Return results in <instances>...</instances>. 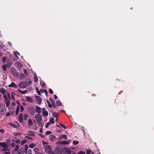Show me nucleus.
<instances>
[{"label": "nucleus", "instance_id": "nucleus-51", "mask_svg": "<svg viewBox=\"0 0 154 154\" xmlns=\"http://www.w3.org/2000/svg\"><path fill=\"white\" fill-rule=\"evenodd\" d=\"M25 138L28 140H32V138L29 137H28L27 136H26L25 137Z\"/></svg>", "mask_w": 154, "mask_h": 154}, {"label": "nucleus", "instance_id": "nucleus-58", "mask_svg": "<svg viewBox=\"0 0 154 154\" xmlns=\"http://www.w3.org/2000/svg\"><path fill=\"white\" fill-rule=\"evenodd\" d=\"M0 112L2 114L4 113V111L2 109V108L0 109Z\"/></svg>", "mask_w": 154, "mask_h": 154}, {"label": "nucleus", "instance_id": "nucleus-21", "mask_svg": "<svg viewBox=\"0 0 154 154\" xmlns=\"http://www.w3.org/2000/svg\"><path fill=\"white\" fill-rule=\"evenodd\" d=\"M20 110V107L19 106H17V107L16 110V115H17L19 113Z\"/></svg>", "mask_w": 154, "mask_h": 154}, {"label": "nucleus", "instance_id": "nucleus-53", "mask_svg": "<svg viewBox=\"0 0 154 154\" xmlns=\"http://www.w3.org/2000/svg\"><path fill=\"white\" fill-rule=\"evenodd\" d=\"M7 96L8 97V99H9V100H11V97H10V94L9 93H8L7 94Z\"/></svg>", "mask_w": 154, "mask_h": 154}, {"label": "nucleus", "instance_id": "nucleus-45", "mask_svg": "<svg viewBox=\"0 0 154 154\" xmlns=\"http://www.w3.org/2000/svg\"><path fill=\"white\" fill-rule=\"evenodd\" d=\"M51 133V132L50 131H47L45 133V135H49Z\"/></svg>", "mask_w": 154, "mask_h": 154}, {"label": "nucleus", "instance_id": "nucleus-49", "mask_svg": "<svg viewBox=\"0 0 154 154\" xmlns=\"http://www.w3.org/2000/svg\"><path fill=\"white\" fill-rule=\"evenodd\" d=\"M28 85H30L31 84V81L30 79H29V81L28 83L27 84Z\"/></svg>", "mask_w": 154, "mask_h": 154}, {"label": "nucleus", "instance_id": "nucleus-56", "mask_svg": "<svg viewBox=\"0 0 154 154\" xmlns=\"http://www.w3.org/2000/svg\"><path fill=\"white\" fill-rule=\"evenodd\" d=\"M32 151L31 149H29L28 150V154H32Z\"/></svg>", "mask_w": 154, "mask_h": 154}, {"label": "nucleus", "instance_id": "nucleus-23", "mask_svg": "<svg viewBox=\"0 0 154 154\" xmlns=\"http://www.w3.org/2000/svg\"><path fill=\"white\" fill-rule=\"evenodd\" d=\"M28 122L29 126H32V121L31 119H28Z\"/></svg>", "mask_w": 154, "mask_h": 154}, {"label": "nucleus", "instance_id": "nucleus-1", "mask_svg": "<svg viewBox=\"0 0 154 154\" xmlns=\"http://www.w3.org/2000/svg\"><path fill=\"white\" fill-rule=\"evenodd\" d=\"M27 111L31 115H34L35 113V109L32 106L28 107L27 109Z\"/></svg>", "mask_w": 154, "mask_h": 154}, {"label": "nucleus", "instance_id": "nucleus-17", "mask_svg": "<svg viewBox=\"0 0 154 154\" xmlns=\"http://www.w3.org/2000/svg\"><path fill=\"white\" fill-rule=\"evenodd\" d=\"M34 151L35 154L39 153V149L38 148H35L34 149Z\"/></svg>", "mask_w": 154, "mask_h": 154}, {"label": "nucleus", "instance_id": "nucleus-62", "mask_svg": "<svg viewBox=\"0 0 154 154\" xmlns=\"http://www.w3.org/2000/svg\"><path fill=\"white\" fill-rule=\"evenodd\" d=\"M44 93H45V95L48 97V91H47V90H45V91H44Z\"/></svg>", "mask_w": 154, "mask_h": 154}, {"label": "nucleus", "instance_id": "nucleus-2", "mask_svg": "<svg viewBox=\"0 0 154 154\" xmlns=\"http://www.w3.org/2000/svg\"><path fill=\"white\" fill-rule=\"evenodd\" d=\"M11 73L14 76L17 77L19 76V74L18 72L16 71V70L14 68H12L11 69Z\"/></svg>", "mask_w": 154, "mask_h": 154}, {"label": "nucleus", "instance_id": "nucleus-61", "mask_svg": "<svg viewBox=\"0 0 154 154\" xmlns=\"http://www.w3.org/2000/svg\"><path fill=\"white\" fill-rule=\"evenodd\" d=\"M24 73L26 75H27V71L26 69H24Z\"/></svg>", "mask_w": 154, "mask_h": 154}, {"label": "nucleus", "instance_id": "nucleus-16", "mask_svg": "<svg viewBox=\"0 0 154 154\" xmlns=\"http://www.w3.org/2000/svg\"><path fill=\"white\" fill-rule=\"evenodd\" d=\"M41 108L38 106H36V112L38 113H40L41 112Z\"/></svg>", "mask_w": 154, "mask_h": 154}, {"label": "nucleus", "instance_id": "nucleus-32", "mask_svg": "<svg viewBox=\"0 0 154 154\" xmlns=\"http://www.w3.org/2000/svg\"><path fill=\"white\" fill-rule=\"evenodd\" d=\"M6 68H7V67L6 65L5 64H4L2 66V69H3L5 71L6 70Z\"/></svg>", "mask_w": 154, "mask_h": 154}, {"label": "nucleus", "instance_id": "nucleus-41", "mask_svg": "<svg viewBox=\"0 0 154 154\" xmlns=\"http://www.w3.org/2000/svg\"><path fill=\"white\" fill-rule=\"evenodd\" d=\"M20 112H22L24 110V107L23 106L20 105Z\"/></svg>", "mask_w": 154, "mask_h": 154}, {"label": "nucleus", "instance_id": "nucleus-31", "mask_svg": "<svg viewBox=\"0 0 154 154\" xmlns=\"http://www.w3.org/2000/svg\"><path fill=\"white\" fill-rule=\"evenodd\" d=\"M6 59L7 58L6 57H2V61L4 63H5V62Z\"/></svg>", "mask_w": 154, "mask_h": 154}, {"label": "nucleus", "instance_id": "nucleus-38", "mask_svg": "<svg viewBox=\"0 0 154 154\" xmlns=\"http://www.w3.org/2000/svg\"><path fill=\"white\" fill-rule=\"evenodd\" d=\"M72 143H73V144L74 145H76L79 143V142L78 141L74 140L73 141Z\"/></svg>", "mask_w": 154, "mask_h": 154}, {"label": "nucleus", "instance_id": "nucleus-63", "mask_svg": "<svg viewBox=\"0 0 154 154\" xmlns=\"http://www.w3.org/2000/svg\"><path fill=\"white\" fill-rule=\"evenodd\" d=\"M46 90L45 89H41L40 90V92L42 93H43L44 92V91H45V90Z\"/></svg>", "mask_w": 154, "mask_h": 154}, {"label": "nucleus", "instance_id": "nucleus-15", "mask_svg": "<svg viewBox=\"0 0 154 154\" xmlns=\"http://www.w3.org/2000/svg\"><path fill=\"white\" fill-rule=\"evenodd\" d=\"M8 86L11 88H13L14 87H16V88L17 87L16 85L14 82H12L11 84L9 85Z\"/></svg>", "mask_w": 154, "mask_h": 154}, {"label": "nucleus", "instance_id": "nucleus-57", "mask_svg": "<svg viewBox=\"0 0 154 154\" xmlns=\"http://www.w3.org/2000/svg\"><path fill=\"white\" fill-rule=\"evenodd\" d=\"M9 150L8 149L4 148L2 149V151L4 152H6L7 151Z\"/></svg>", "mask_w": 154, "mask_h": 154}, {"label": "nucleus", "instance_id": "nucleus-12", "mask_svg": "<svg viewBox=\"0 0 154 154\" xmlns=\"http://www.w3.org/2000/svg\"><path fill=\"white\" fill-rule=\"evenodd\" d=\"M55 154H63L60 150L58 149H56L54 150Z\"/></svg>", "mask_w": 154, "mask_h": 154}, {"label": "nucleus", "instance_id": "nucleus-47", "mask_svg": "<svg viewBox=\"0 0 154 154\" xmlns=\"http://www.w3.org/2000/svg\"><path fill=\"white\" fill-rule=\"evenodd\" d=\"M59 125H60L64 129H66V127L63 124H61V123H59Z\"/></svg>", "mask_w": 154, "mask_h": 154}, {"label": "nucleus", "instance_id": "nucleus-4", "mask_svg": "<svg viewBox=\"0 0 154 154\" xmlns=\"http://www.w3.org/2000/svg\"><path fill=\"white\" fill-rule=\"evenodd\" d=\"M64 154H71V150L69 148H65L63 150Z\"/></svg>", "mask_w": 154, "mask_h": 154}, {"label": "nucleus", "instance_id": "nucleus-60", "mask_svg": "<svg viewBox=\"0 0 154 154\" xmlns=\"http://www.w3.org/2000/svg\"><path fill=\"white\" fill-rule=\"evenodd\" d=\"M15 142L17 143H20V141L19 140H15Z\"/></svg>", "mask_w": 154, "mask_h": 154}, {"label": "nucleus", "instance_id": "nucleus-11", "mask_svg": "<svg viewBox=\"0 0 154 154\" xmlns=\"http://www.w3.org/2000/svg\"><path fill=\"white\" fill-rule=\"evenodd\" d=\"M26 135L31 136H35L34 132L31 131H28L26 134Z\"/></svg>", "mask_w": 154, "mask_h": 154}, {"label": "nucleus", "instance_id": "nucleus-6", "mask_svg": "<svg viewBox=\"0 0 154 154\" xmlns=\"http://www.w3.org/2000/svg\"><path fill=\"white\" fill-rule=\"evenodd\" d=\"M11 63L12 61L10 59H7L6 62V64H5L7 68L9 69L11 66Z\"/></svg>", "mask_w": 154, "mask_h": 154}, {"label": "nucleus", "instance_id": "nucleus-46", "mask_svg": "<svg viewBox=\"0 0 154 154\" xmlns=\"http://www.w3.org/2000/svg\"><path fill=\"white\" fill-rule=\"evenodd\" d=\"M19 120L20 122H23V117H19Z\"/></svg>", "mask_w": 154, "mask_h": 154}, {"label": "nucleus", "instance_id": "nucleus-54", "mask_svg": "<svg viewBox=\"0 0 154 154\" xmlns=\"http://www.w3.org/2000/svg\"><path fill=\"white\" fill-rule=\"evenodd\" d=\"M11 147L13 148L15 146V144L14 143H11Z\"/></svg>", "mask_w": 154, "mask_h": 154}, {"label": "nucleus", "instance_id": "nucleus-7", "mask_svg": "<svg viewBox=\"0 0 154 154\" xmlns=\"http://www.w3.org/2000/svg\"><path fill=\"white\" fill-rule=\"evenodd\" d=\"M51 146L49 145H47L45 146V150L46 152L48 153L51 151Z\"/></svg>", "mask_w": 154, "mask_h": 154}, {"label": "nucleus", "instance_id": "nucleus-55", "mask_svg": "<svg viewBox=\"0 0 154 154\" xmlns=\"http://www.w3.org/2000/svg\"><path fill=\"white\" fill-rule=\"evenodd\" d=\"M49 92L51 94H52L53 93V91L51 88H50L49 90Z\"/></svg>", "mask_w": 154, "mask_h": 154}, {"label": "nucleus", "instance_id": "nucleus-44", "mask_svg": "<svg viewBox=\"0 0 154 154\" xmlns=\"http://www.w3.org/2000/svg\"><path fill=\"white\" fill-rule=\"evenodd\" d=\"M14 54L15 55H16L17 57H18V56H17L16 55V54H18V55H20V54L19 53H18V51H16H16H14Z\"/></svg>", "mask_w": 154, "mask_h": 154}, {"label": "nucleus", "instance_id": "nucleus-13", "mask_svg": "<svg viewBox=\"0 0 154 154\" xmlns=\"http://www.w3.org/2000/svg\"><path fill=\"white\" fill-rule=\"evenodd\" d=\"M5 101L6 104V106L7 107H8L9 106L10 104V100L8 99L5 100Z\"/></svg>", "mask_w": 154, "mask_h": 154}, {"label": "nucleus", "instance_id": "nucleus-43", "mask_svg": "<svg viewBox=\"0 0 154 154\" xmlns=\"http://www.w3.org/2000/svg\"><path fill=\"white\" fill-rule=\"evenodd\" d=\"M14 124L16 125L17 128L18 127H19L20 125L17 122H14Z\"/></svg>", "mask_w": 154, "mask_h": 154}, {"label": "nucleus", "instance_id": "nucleus-52", "mask_svg": "<svg viewBox=\"0 0 154 154\" xmlns=\"http://www.w3.org/2000/svg\"><path fill=\"white\" fill-rule=\"evenodd\" d=\"M11 125L13 127L15 128H17V127L16 126V125H15V124H13L12 123H11Z\"/></svg>", "mask_w": 154, "mask_h": 154}, {"label": "nucleus", "instance_id": "nucleus-33", "mask_svg": "<svg viewBox=\"0 0 154 154\" xmlns=\"http://www.w3.org/2000/svg\"><path fill=\"white\" fill-rule=\"evenodd\" d=\"M27 142V140H24L21 141V145H23Z\"/></svg>", "mask_w": 154, "mask_h": 154}, {"label": "nucleus", "instance_id": "nucleus-50", "mask_svg": "<svg viewBox=\"0 0 154 154\" xmlns=\"http://www.w3.org/2000/svg\"><path fill=\"white\" fill-rule=\"evenodd\" d=\"M78 154H85V153L82 151H80L78 153Z\"/></svg>", "mask_w": 154, "mask_h": 154}, {"label": "nucleus", "instance_id": "nucleus-30", "mask_svg": "<svg viewBox=\"0 0 154 154\" xmlns=\"http://www.w3.org/2000/svg\"><path fill=\"white\" fill-rule=\"evenodd\" d=\"M0 92L2 94H5V89H2L0 91Z\"/></svg>", "mask_w": 154, "mask_h": 154}, {"label": "nucleus", "instance_id": "nucleus-20", "mask_svg": "<svg viewBox=\"0 0 154 154\" xmlns=\"http://www.w3.org/2000/svg\"><path fill=\"white\" fill-rule=\"evenodd\" d=\"M40 83L42 88L45 89V83L44 82L42 81L40 82Z\"/></svg>", "mask_w": 154, "mask_h": 154}, {"label": "nucleus", "instance_id": "nucleus-14", "mask_svg": "<svg viewBox=\"0 0 154 154\" xmlns=\"http://www.w3.org/2000/svg\"><path fill=\"white\" fill-rule=\"evenodd\" d=\"M38 103H41L42 101V99L39 96H37L35 97Z\"/></svg>", "mask_w": 154, "mask_h": 154}, {"label": "nucleus", "instance_id": "nucleus-18", "mask_svg": "<svg viewBox=\"0 0 154 154\" xmlns=\"http://www.w3.org/2000/svg\"><path fill=\"white\" fill-rule=\"evenodd\" d=\"M52 115L54 117H57L59 116L58 114L55 112H54L52 113Z\"/></svg>", "mask_w": 154, "mask_h": 154}, {"label": "nucleus", "instance_id": "nucleus-9", "mask_svg": "<svg viewBox=\"0 0 154 154\" xmlns=\"http://www.w3.org/2000/svg\"><path fill=\"white\" fill-rule=\"evenodd\" d=\"M26 100L28 102L31 103H33V100L32 98L29 96H26L25 97Z\"/></svg>", "mask_w": 154, "mask_h": 154}, {"label": "nucleus", "instance_id": "nucleus-26", "mask_svg": "<svg viewBox=\"0 0 154 154\" xmlns=\"http://www.w3.org/2000/svg\"><path fill=\"white\" fill-rule=\"evenodd\" d=\"M25 77L24 74L22 73H21L20 76V79H23Z\"/></svg>", "mask_w": 154, "mask_h": 154}, {"label": "nucleus", "instance_id": "nucleus-37", "mask_svg": "<svg viewBox=\"0 0 154 154\" xmlns=\"http://www.w3.org/2000/svg\"><path fill=\"white\" fill-rule=\"evenodd\" d=\"M51 124V123L50 122H47L46 123L45 125V127L46 128H48V127L49 125H50Z\"/></svg>", "mask_w": 154, "mask_h": 154}, {"label": "nucleus", "instance_id": "nucleus-27", "mask_svg": "<svg viewBox=\"0 0 154 154\" xmlns=\"http://www.w3.org/2000/svg\"><path fill=\"white\" fill-rule=\"evenodd\" d=\"M19 145H17L15 146V148L14 149V151L16 152V151H18V149H19Z\"/></svg>", "mask_w": 154, "mask_h": 154}, {"label": "nucleus", "instance_id": "nucleus-29", "mask_svg": "<svg viewBox=\"0 0 154 154\" xmlns=\"http://www.w3.org/2000/svg\"><path fill=\"white\" fill-rule=\"evenodd\" d=\"M28 117V116L26 114H23V117L24 120H26Z\"/></svg>", "mask_w": 154, "mask_h": 154}, {"label": "nucleus", "instance_id": "nucleus-40", "mask_svg": "<svg viewBox=\"0 0 154 154\" xmlns=\"http://www.w3.org/2000/svg\"><path fill=\"white\" fill-rule=\"evenodd\" d=\"M61 137L65 139H67V136L66 135L63 134L61 136Z\"/></svg>", "mask_w": 154, "mask_h": 154}, {"label": "nucleus", "instance_id": "nucleus-8", "mask_svg": "<svg viewBox=\"0 0 154 154\" xmlns=\"http://www.w3.org/2000/svg\"><path fill=\"white\" fill-rule=\"evenodd\" d=\"M0 146L4 148L8 149V146L7 144L5 142H0Z\"/></svg>", "mask_w": 154, "mask_h": 154}, {"label": "nucleus", "instance_id": "nucleus-42", "mask_svg": "<svg viewBox=\"0 0 154 154\" xmlns=\"http://www.w3.org/2000/svg\"><path fill=\"white\" fill-rule=\"evenodd\" d=\"M92 151L90 149H88L86 151V154H91Z\"/></svg>", "mask_w": 154, "mask_h": 154}, {"label": "nucleus", "instance_id": "nucleus-28", "mask_svg": "<svg viewBox=\"0 0 154 154\" xmlns=\"http://www.w3.org/2000/svg\"><path fill=\"white\" fill-rule=\"evenodd\" d=\"M69 143V142L66 141H63L61 142V144H65L66 145L68 144Z\"/></svg>", "mask_w": 154, "mask_h": 154}, {"label": "nucleus", "instance_id": "nucleus-36", "mask_svg": "<svg viewBox=\"0 0 154 154\" xmlns=\"http://www.w3.org/2000/svg\"><path fill=\"white\" fill-rule=\"evenodd\" d=\"M35 146L34 144L33 143H31L29 144V147L32 148Z\"/></svg>", "mask_w": 154, "mask_h": 154}, {"label": "nucleus", "instance_id": "nucleus-48", "mask_svg": "<svg viewBox=\"0 0 154 154\" xmlns=\"http://www.w3.org/2000/svg\"><path fill=\"white\" fill-rule=\"evenodd\" d=\"M28 146H26V145H25V150H24V151H25V152H27V149H28Z\"/></svg>", "mask_w": 154, "mask_h": 154}, {"label": "nucleus", "instance_id": "nucleus-22", "mask_svg": "<svg viewBox=\"0 0 154 154\" xmlns=\"http://www.w3.org/2000/svg\"><path fill=\"white\" fill-rule=\"evenodd\" d=\"M18 91L21 94H25L27 92V90H25L24 91H22L21 90L18 89Z\"/></svg>", "mask_w": 154, "mask_h": 154}, {"label": "nucleus", "instance_id": "nucleus-64", "mask_svg": "<svg viewBox=\"0 0 154 154\" xmlns=\"http://www.w3.org/2000/svg\"><path fill=\"white\" fill-rule=\"evenodd\" d=\"M48 154H55L51 150L48 152Z\"/></svg>", "mask_w": 154, "mask_h": 154}, {"label": "nucleus", "instance_id": "nucleus-35", "mask_svg": "<svg viewBox=\"0 0 154 154\" xmlns=\"http://www.w3.org/2000/svg\"><path fill=\"white\" fill-rule=\"evenodd\" d=\"M56 103H57V105L59 106H61V102L59 100H57L56 101Z\"/></svg>", "mask_w": 154, "mask_h": 154}, {"label": "nucleus", "instance_id": "nucleus-34", "mask_svg": "<svg viewBox=\"0 0 154 154\" xmlns=\"http://www.w3.org/2000/svg\"><path fill=\"white\" fill-rule=\"evenodd\" d=\"M36 92L38 94V95H40L41 94V93H40V92L38 90L37 87L36 88Z\"/></svg>", "mask_w": 154, "mask_h": 154}, {"label": "nucleus", "instance_id": "nucleus-19", "mask_svg": "<svg viewBox=\"0 0 154 154\" xmlns=\"http://www.w3.org/2000/svg\"><path fill=\"white\" fill-rule=\"evenodd\" d=\"M43 116H47L48 115V112L46 111H44L42 112Z\"/></svg>", "mask_w": 154, "mask_h": 154}, {"label": "nucleus", "instance_id": "nucleus-24", "mask_svg": "<svg viewBox=\"0 0 154 154\" xmlns=\"http://www.w3.org/2000/svg\"><path fill=\"white\" fill-rule=\"evenodd\" d=\"M34 81L35 82H37L38 81V77L36 75H34Z\"/></svg>", "mask_w": 154, "mask_h": 154}, {"label": "nucleus", "instance_id": "nucleus-59", "mask_svg": "<svg viewBox=\"0 0 154 154\" xmlns=\"http://www.w3.org/2000/svg\"><path fill=\"white\" fill-rule=\"evenodd\" d=\"M3 97L5 99V100L8 99L7 96L6 95H4L3 96Z\"/></svg>", "mask_w": 154, "mask_h": 154}, {"label": "nucleus", "instance_id": "nucleus-5", "mask_svg": "<svg viewBox=\"0 0 154 154\" xmlns=\"http://www.w3.org/2000/svg\"><path fill=\"white\" fill-rule=\"evenodd\" d=\"M26 86V83L24 81L21 82L19 84V87L20 88H25Z\"/></svg>", "mask_w": 154, "mask_h": 154}, {"label": "nucleus", "instance_id": "nucleus-25", "mask_svg": "<svg viewBox=\"0 0 154 154\" xmlns=\"http://www.w3.org/2000/svg\"><path fill=\"white\" fill-rule=\"evenodd\" d=\"M49 138L51 140H54L56 138V137L53 135H50L49 136Z\"/></svg>", "mask_w": 154, "mask_h": 154}, {"label": "nucleus", "instance_id": "nucleus-10", "mask_svg": "<svg viewBox=\"0 0 154 154\" xmlns=\"http://www.w3.org/2000/svg\"><path fill=\"white\" fill-rule=\"evenodd\" d=\"M49 100L51 102L54 108L56 107V105L55 103V101L52 100V99L51 97L49 98Z\"/></svg>", "mask_w": 154, "mask_h": 154}, {"label": "nucleus", "instance_id": "nucleus-39", "mask_svg": "<svg viewBox=\"0 0 154 154\" xmlns=\"http://www.w3.org/2000/svg\"><path fill=\"white\" fill-rule=\"evenodd\" d=\"M50 122L52 124H53L54 123V119L53 118H51L50 120Z\"/></svg>", "mask_w": 154, "mask_h": 154}, {"label": "nucleus", "instance_id": "nucleus-3", "mask_svg": "<svg viewBox=\"0 0 154 154\" xmlns=\"http://www.w3.org/2000/svg\"><path fill=\"white\" fill-rule=\"evenodd\" d=\"M35 118L36 119V122L38 124L42 119L41 116L39 114L35 115Z\"/></svg>", "mask_w": 154, "mask_h": 154}]
</instances>
